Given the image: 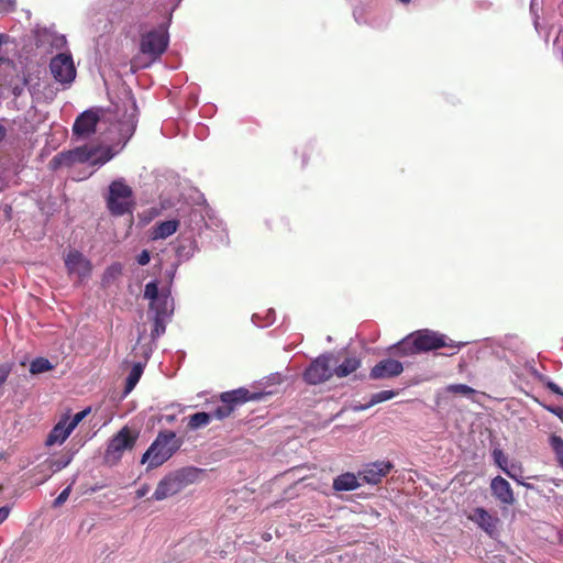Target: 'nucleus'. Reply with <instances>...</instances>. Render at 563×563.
Listing matches in <instances>:
<instances>
[{
	"instance_id": "1",
	"label": "nucleus",
	"mask_w": 563,
	"mask_h": 563,
	"mask_svg": "<svg viewBox=\"0 0 563 563\" xmlns=\"http://www.w3.org/2000/svg\"><path fill=\"white\" fill-rule=\"evenodd\" d=\"M463 345L464 343H456L453 340L448 339L444 334H440L429 329H423L407 335L398 342L394 349L395 353L400 356L416 355L441 347H448L451 350V352L445 355H454Z\"/></svg>"
},
{
	"instance_id": "2",
	"label": "nucleus",
	"mask_w": 563,
	"mask_h": 563,
	"mask_svg": "<svg viewBox=\"0 0 563 563\" xmlns=\"http://www.w3.org/2000/svg\"><path fill=\"white\" fill-rule=\"evenodd\" d=\"M181 444L183 440L177 438L174 431H161L143 454L141 463L148 462L150 468H156L169 460Z\"/></svg>"
},
{
	"instance_id": "3",
	"label": "nucleus",
	"mask_w": 563,
	"mask_h": 563,
	"mask_svg": "<svg viewBox=\"0 0 563 563\" xmlns=\"http://www.w3.org/2000/svg\"><path fill=\"white\" fill-rule=\"evenodd\" d=\"M107 208L114 217L133 212L135 208L133 190L123 179H117L110 184Z\"/></svg>"
},
{
	"instance_id": "4",
	"label": "nucleus",
	"mask_w": 563,
	"mask_h": 563,
	"mask_svg": "<svg viewBox=\"0 0 563 563\" xmlns=\"http://www.w3.org/2000/svg\"><path fill=\"white\" fill-rule=\"evenodd\" d=\"M137 433H133L129 427H123L114 434L106 449L104 463L115 465L121 460L125 450H132L136 443Z\"/></svg>"
},
{
	"instance_id": "5",
	"label": "nucleus",
	"mask_w": 563,
	"mask_h": 563,
	"mask_svg": "<svg viewBox=\"0 0 563 563\" xmlns=\"http://www.w3.org/2000/svg\"><path fill=\"white\" fill-rule=\"evenodd\" d=\"M191 472L189 470H179L163 477L152 496L154 500H164L181 492L187 485L192 483Z\"/></svg>"
},
{
	"instance_id": "6",
	"label": "nucleus",
	"mask_w": 563,
	"mask_h": 563,
	"mask_svg": "<svg viewBox=\"0 0 563 563\" xmlns=\"http://www.w3.org/2000/svg\"><path fill=\"white\" fill-rule=\"evenodd\" d=\"M336 360L332 353H325L314 358L302 374L303 380L309 385H319L329 380L333 373Z\"/></svg>"
},
{
	"instance_id": "7",
	"label": "nucleus",
	"mask_w": 563,
	"mask_h": 563,
	"mask_svg": "<svg viewBox=\"0 0 563 563\" xmlns=\"http://www.w3.org/2000/svg\"><path fill=\"white\" fill-rule=\"evenodd\" d=\"M255 399V396L246 388H238L230 391H224L220 395L221 404L210 412L212 419L223 420L231 416L235 408L240 405Z\"/></svg>"
},
{
	"instance_id": "8",
	"label": "nucleus",
	"mask_w": 563,
	"mask_h": 563,
	"mask_svg": "<svg viewBox=\"0 0 563 563\" xmlns=\"http://www.w3.org/2000/svg\"><path fill=\"white\" fill-rule=\"evenodd\" d=\"M169 36L166 30L157 29L144 33L140 42V51L153 60L158 59L167 49Z\"/></svg>"
},
{
	"instance_id": "9",
	"label": "nucleus",
	"mask_w": 563,
	"mask_h": 563,
	"mask_svg": "<svg viewBox=\"0 0 563 563\" xmlns=\"http://www.w3.org/2000/svg\"><path fill=\"white\" fill-rule=\"evenodd\" d=\"M65 266L70 277H76V283L81 284L89 278L92 272L91 262L79 251H70L65 258Z\"/></svg>"
},
{
	"instance_id": "10",
	"label": "nucleus",
	"mask_w": 563,
	"mask_h": 563,
	"mask_svg": "<svg viewBox=\"0 0 563 563\" xmlns=\"http://www.w3.org/2000/svg\"><path fill=\"white\" fill-rule=\"evenodd\" d=\"M49 70L53 77L60 84H70L76 77V68L70 55L57 54L51 59Z\"/></svg>"
},
{
	"instance_id": "11",
	"label": "nucleus",
	"mask_w": 563,
	"mask_h": 563,
	"mask_svg": "<svg viewBox=\"0 0 563 563\" xmlns=\"http://www.w3.org/2000/svg\"><path fill=\"white\" fill-rule=\"evenodd\" d=\"M101 118L100 109H88L80 113L74 124L73 133L79 137L90 136L96 132V128Z\"/></svg>"
},
{
	"instance_id": "12",
	"label": "nucleus",
	"mask_w": 563,
	"mask_h": 563,
	"mask_svg": "<svg viewBox=\"0 0 563 563\" xmlns=\"http://www.w3.org/2000/svg\"><path fill=\"white\" fill-rule=\"evenodd\" d=\"M393 468L394 464L390 461H376L365 464L362 471L358 472V476L365 483L376 485L379 484Z\"/></svg>"
},
{
	"instance_id": "13",
	"label": "nucleus",
	"mask_w": 563,
	"mask_h": 563,
	"mask_svg": "<svg viewBox=\"0 0 563 563\" xmlns=\"http://www.w3.org/2000/svg\"><path fill=\"white\" fill-rule=\"evenodd\" d=\"M467 519L476 523L489 537H494L498 532L499 518L489 514L483 507L474 508L468 515Z\"/></svg>"
},
{
	"instance_id": "14",
	"label": "nucleus",
	"mask_w": 563,
	"mask_h": 563,
	"mask_svg": "<svg viewBox=\"0 0 563 563\" xmlns=\"http://www.w3.org/2000/svg\"><path fill=\"white\" fill-rule=\"evenodd\" d=\"M404 372L402 363L394 358L379 361L369 372L371 379H388L399 376Z\"/></svg>"
},
{
	"instance_id": "15",
	"label": "nucleus",
	"mask_w": 563,
	"mask_h": 563,
	"mask_svg": "<svg viewBox=\"0 0 563 563\" xmlns=\"http://www.w3.org/2000/svg\"><path fill=\"white\" fill-rule=\"evenodd\" d=\"M492 495L504 505L515 503L514 490L510 484L501 476H496L490 482Z\"/></svg>"
},
{
	"instance_id": "16",
	"label": "nucleus",
	"mask_w": 563,
	"mask_h": 563,
	"mask_svg": "<svg viewBox=\"0 0 563 563\" xmlns=\"http://www.w3.org/2000/svg\"><path fill=\"white\" fill-rule=\"evenodd\" d=\"M69 420V416H64L62 419L53 427L51 432L48 433L45 444L47 446H52L54 444H63L66 439L70 435L73 430L68 427L67 421Z\"/></svg>"
},
{
	"instance_id": "17",
	"label": "nucleus",
	"mask_w": 563,
	"mask_h": 563,
	"mask_svg": "<svg viewBox=\"0 0 563 563\" xmlns=\"http://www.w3.org/2000/svg\"><path fill=\"white\" fill-rule=\"evenodd\" d=\"M179 224L178 220H167L157 223L152 229V239L163 240L173 235L178 230Z\"/></svg>"
},
{
	"instance_id": "18",
	"label": "nucleus",
	"mask_w": 563,
	"mask_h": 563,
	"mask_svg": "<svg viewBox=\"0 0 563 563\" xmlns=\"http://www.w3.org/2000/svg\"><path fill=\"white\" fill-rule=\"evenodd\" d=\"M332 487L336 492H350L360 487L356 475L353 473H344L333 479Z\"/></svg>"
},
{
	"instance_id": "19",
	"label": "nucleus",
	"mask_w": 563,
	"mask_h": 563,
	"mask_svg": "<svg viewBox=\"0 0 563 563\" xmlns=\"http://www.w3.org/2000/svg\"><path fill=\"white\" fill-rule=\"evenodd\" d=\"M361 366V360L353 356L346 357L341 364L333 366V373L336 377H346L354 373Z\"/></svg>"
},
{
	"instance_id": "20",
	"label": "nucleus",
	"mask_w": 563,
	"mask_h": 563,
	"mask_svg": "<svg viewBox=\"0 0 563 563\" xmlns=\"http://www.w3.org/2000/svg\"><path fill=\"white\" fill-rule=\"evenodd\" d=\"M76 163L73 150L58 153L48 163L52 170H57L60 167H69Z\"/></svg>"
},
{
	"instance_id": "21",
	"label": "nucleus",
	"mask_w": 563,
	"mask_h": 563,
	"mask_svg": "<svg viewBox=\"0 0 563 563\" xmlns=\"http://www.w3.org/2000/svg\"><path fill=\"white\" fill-rule=\"evenodd\" d=\"M169 316H166V308L161 309L154 314L153 318V329L151 332L152 340H156L162 334L165 333L166 330V320Z\"/></svg>"
},
{
	"instance_id": "22",
	"label": "nucleus",
	"mask_w": 563,
	"mask_h": 563,
	"mask_svg": "<svg viewBox=\"0 0 563 563\" xmlns=\"http://www.w3.org/2000/svg\"><path fill=\"white\" fill-rule=\"evenodd\" d=\"M122 274V265L120 263H113L103 272L101 277V286L107 288L111 286Z\"/></svg>"
},
{
	"instance_id": "23",
	"label": "nucleus",
	"mask_w": 563,
	"mask_h": 563,
	"mask_svg": "<svg viewBox=\"0 0 563 563\" xmlns=\"http://www.w3.org/2000/svg\"><path fill=\"white\" fill-rule=\"evenodd\" d=\"M212 421V415L210 412H196L189 416L188 428L190 430H197L199 428L208 426Z\"/></svg>"
},
{
	"instance_id": "24",
	"label": "nucleus",
	"mask_w": 563,
	"mask_h": 563,
	"mask_svg": "<svg viewBox=\"0 0 563 563\" xmlns=\"http://www.w3.org/2000/svg\"><path fill=\"white\" fill-rule=\"evenodd\" d=\"M397 395L394 390H382L374 395H372L369 401L365 405H362L356 408V410H366L379 402L387 401L389 399H393Z\"/></svg>"
},
{
	"instance_id": "25",
	"label": "nucleus",
	"mask_w": 563,
	"mask_h": 563,
	"mask_svg": "<svg viewBox=\"0 0 563 563\" xmlns=\"http://www.w3.org/2000/svg\"><path fill=\"white\" fill-rule=\"evenodd\" d=\"M549 444L555 455L559 466L563 468V439L553 433L549 438Z\"/></svg>"
},
{
	"instance_id": "26",
	"label": "nucleus",
	"mask_w": 563,
	"mask_h": 563,
	"mask_svg": "<svg viewBox=\"0 0 563 563\" xmlns=\"http://www.w3.org/2000/svg\"><path fill=\"white\" fill-rule=\"evenodd\" d=\"M142 373H143L142 365L140 363L134 364V366L132 367V369L130 371V373L126 377L125 393H130L135 387V385L139 383L141 376H142Z\"/></svg>"
},
{
	"instance_id": "27",
	"label": "nucleus",
	"mask_w": 563,
	"mask_h": 563,
	"mask_svg": "<svg viewBox=\"0 0 563 563\" xmlns=\"http://www.w3.org/2000/svg\"><path fill=\"white\" fill-rule=\"evenodd\" d=\"M52 368H53V366H52L51 362L44 357H37V358L33 360L30 364V372L32 374H41V373L47 372Z\"/></svg>"
},
{
	"instance_id": "28",
	"label": "nucleus",
	"mask_w": 563,
	"mask_h": 563,
	"mask_svg": "<svg viewBox=\"0 0 563 563\" xmlns=\"http://www.w3.org/2000/svg\"><path fill=\"white\" fill-rule=\"evenodd\" d=\"M493 457L495 463L512 479L517 481V475L512 473L511 470H508L506 465V457L500 449H495L493 451Z\"/></svg>"
},
{
	"instance_id": "29",
	"label": "nucleus",
	"mask_w": 563,
	"mask_h": 563,
	"mask_svg": "<svg viewBox=\"0 0 563 563\" xmlns=\"http://www.w3.org/2000/svg\"><path fill=\"white\" fill-rule=\"evenodd\" d=\"M76 163H86L92 158L95 151L88 146H80L73 150Z\"/></svg>"
},
{
	"instance_id": "30",
	"label": "nucleus",
	"mask_w": 563,
	"mask_h": 563,
	"mask_svg": "<svg viewBox=\"0 0 563 563\" xmlns=\"http://www.w3.org/2000/svg\"><path fill=\"white\" fill-rule=\"evenodd\" d=\"M163 308H166V316H170V313L173 312V307H172V303L169 302V298L167 295H162L157 299V302L154 305H153V301L150 302V309L154 310L155 313Z\"/></svg>"
},
{
	"instance_id": "31",
	"label": "nucleus",
	"mask_w": 563,
	"mask_h": 563,
	"mask_svg": "<svg viewBox=\"0 0 563 563\" xmlns=\"http://www.w3.org/2000/svg\"><path fill=\"white\" fill-rule=\"evenodd\" d=\"M158 292V285L156 282H151L145 285L144 288V298L153 301V305L157 302V299L161 297Z\"/></svg>"
},
{
	"instance_id": "32",
	"label": "nucleus",
	"mask_w": 563,
	"mask_h": 563,
	"mask_svg": "<svg viewBox=\"0 0 563 563\" xmlns=\"http://www.w3.org/2000/svg\"><path fill=\"white\" fill-rule=\"evenodd\" d=\"M446 391L451 394H459L463 396H471L475 394V389L465 384H452L446 387Z\"/></svg>"
},
{
	"instance_id": "33",
	"label": "nucleus",
	"mask_w": 563,
	"mask_h": 563,
	"mask_svg": "<svg viewBox=\"0 0 563 563\" xmlns=\"http://www.w3.org/2000/svg\"><path fill=\"white\" fill-rule=\"evenodd\" d=\"M16 10V0H0V13H12Z\"/></svg>"
},
{
	"instance_id": "34",
	"label": "nucleus",
	"mask_w": 563,
	"mask_h": 563,
	"mask_svg": "<svg viewBox=\"0 0 563 563\" xmlns=\"http://www.w3.org/2000/svg\"><path fill=\"white\" fill-rule=\"evenodd\" d=\"M89 409H85L82 411L77 412L71 419L67 421L68 427L74 431V429L80 423V421L87 416Z\"/></svg>"
},
{
	"instance_id": "35",
	"label": "nucleus",
	"mask_w": 563,
	"mask_h": 563,
	"mask_svg": "<svg viewBox=\"0 0 563 563\" xmlns=\"http://www.w3.org/2000/svg\"><path fill=\"white\" fill-rule=\"evenodd\" d=\"M71 492V486H67L66 488H64L60 494L55 498L53 505L54 507H59L62 506L69 497V494Z\"/></svg>"
},
{
	"instance_id": "36",
	"label": "nucleus",
	"mask_w": 563,
	"mask_h": 563,
	"mask_svg": "<svg viewBox=\"0 0 563 563\" xmlns=\"http://www.w3.org/2000/svg\"><path fill=\"white\" fill-rule=\"evenodd\" d=\"M12 371V366L10 364H1L0 365V385L2 386L8 379L10 373Z\"/></svg>"
},
{
	"instance_id": "37",
	"label": "nucleus",
	"mask_w": 563,
	"mask_h": 563,
	"mask_svg": "<svg viewBox=\"0 0 563 563\" xmlns=\"http://www.w3.org/2000/svg\"><path fill=\"white\" fill-rule=\"evenodd\" d=\"M151 261V255H150V252L147 250H143L139 255H137V263L142 266L144 265H147Z\"/></svg>"
},
{
	"instance_id": "38",
	"label": "nucleus",
	"mask_w": 563,
	"mask_h": 563,
	"mask_svg": "<svg viewBox=\"0 0 563 563\" xmlns=\"http://www.w3.org/2000/svg\"><path fill=\"white\" fill-rule=\"evenodd\" d=\"M10 507L9 506H3V507H0V525L7 520V518L9 517L10 515Z\"/></svg>"
},
{
	"instance_id": "39",
	"label": "nucleus",
	"mask_w": 563,
	"mask_h": 563,
	"mask_svg": "<svg viewBox=\"0 0 563 563\" xmlns=\"http://www.w3.org/2000/svg\"><path fill=\"white\" fill-rule=\"evenodd\" d=\"M134 130H135V126L132 123L122 124V126H121V132L129 134V136H131L133 134Z\"/></svg>"
},
{
	"instance_id": "40",
	"label": "nucleus",
	"mask_w": 563,
	"mask_h": 563,
	"mask_svg": "<svg viewBox=\"0 0 563 563\" xmlns=\"http://www.w3.org/2000/svg\"><path fill=\"white\" fill-rule=\"evenodd\" d=\"M548 388L553 391L554 394H558V395H563V391L562 389L555 384V383H548Z\"/></svg>"
},
{
	"instance_id": "41",
	"label": "nucleus",
	"mask_w": 563,
	"mask_h": 563,
	"mask_svg": "<svg viewBox=\"0 0 563 563\" xmlns=\"http://www.w3.org/2000/svg\"><path fill=\"white\" fill-rule=\"evenodd\" d=\"M147 493H148V486H147V485H143L142 487H140V488L136 490V497H137V498H142V497H144Z\"/></svg>"
},
{
	"instance_id": "42",
	"label": "nucleus",
	"mask_w": 563,
	"mask_h": 563,
	"mask_svg": "<svg viewBox=\"0 0 563 563\" xmlns=\"http://www.w3.org/2000/svg\"><path fill=\"white\" fill-rule=\"evenodd\" d=\"M549 411L555 413L556 416H559L561 419L563 418V408H560V407H556V408H551L549 407L548 408Z\"/></svg>"
},
{
	"instance_id": "43",
	"label": "nucleus",
	"mask_w": 563,
	"mask_h": 563,
	"mask_svg": "<svg viewBox=\"0 0 563 563\" xmlns=\"http://www.w3.org/2000/svg\"><path fill=\"white\" fill-rule=\"evenodd\" d=\"M5 135H7V129L2 124H0V142H2L4 140Z\"/></svg>"
},
{
	"instance_id": "44",
	"label": "nucleus",
	"mask_w": 563,
	"mask_h": 563,
	"mask_svg": "<svg viewBox=\"0 0 563 563\" xmlns=\"http://www.w3.org/2000/svg\"><path fill=\"white\" fill-rule=\"evenodd\" d=\"M516 482H517L518 484H520V485L525 486V487H526V488H528V489H533V486H532L531 484L526 483V482H522V481H521V479H519L518 477H517V481H516Z\"/></svg>"
},
{
	"instance_id": "45",
	"label": "nucleus",
	"mask_w": 563,
	"mask_h": 563,
	"mask_svg": "<svg viewBox=\"0 0 563 563\" xmlns=\"http://www.w3.org/2000/svg\"><path fill=\"white\" fill-rule=\"evenodd\" d=\"M109 159H110V156H109V155H107V156H104L103 158H99V159H97V161H93V164H97V163H99V164H104V163H106V162H108Z\"/></svg>"
},
{
	"instance_id": "46",
	"label": "nucleus",
	"mask_w": 563,
	"mask_h": 563,
	"mask_svg": "<svg viewBox=\"0 0 563 563\" xmlns=\"http://www.w3.org/2000/svg\"><path fill=\"white\" fill-rule=\"evenodd\" d=\"M301 155V158H302V166H305L307 164V153L305 151H302L300 153Z\"/></svg>"
},
{
	"instance_id": "47",
	"label": "nucleus",
	"mask_w": 563,
	"mask_h": 563,
	"mask_svg": "<svg viewBox=\"0 0 563 563\" xmlns=\"http://www.w3.org/2000/svg\"><path fill=\"white\" fill-rule=\"evenodd\" d=\"M548 482L554 484L555 486H559V481L555 478H550V479H548Z\"/></svg>"
},
{
	"instance_id": "48",
	"label": "nucleus",
	"mask_w": 563,
	"mask_h": 563,
	"mask_svg": "<svg viewBox=\"0 0 563 563\" xmlns=\"http://www.w3.org/2000/svg\"><path fill=\"white\" fill-rule=\"evenodd\" d=\"M399 1L402 2V3H409L410 2V0H399Z\"/></svg>"
}]
</instances>
